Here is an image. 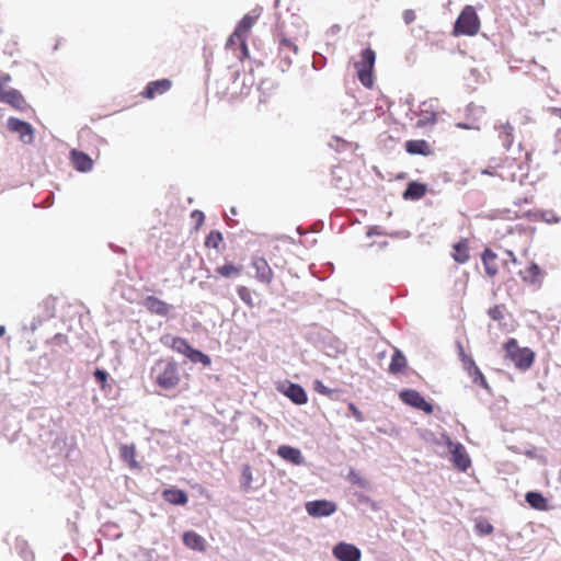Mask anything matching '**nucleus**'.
<instances>
[{
    "label": "nucleus",
    "mask_w": 561,
    "mask_h": 561,
    "mask_svg": "<svg viewBox=\"0 0 561 561\" xmlns=\"http://www.w3.org/2000/svg\"><path fill=\"white\" fill-rule=\"evenodd\" d=\"M150 377L164 391L175 390L181 383L179 365L171 358L158 359L150 369Z\"/></svg>",
    "instance_id": "f257e3e1"
},
{
    "label": "nucleus",
    "mask_w": 561,
    "mask_h": 561,
    "mask_svg": "<svg viewBox=\"0 0 561 561\" xmlns=\"http://www.w3.org/2000/svg\"><path fill=\"white\" fill-rule=\"evenodd\" d=\"M503 348L505 358L511 360L518 370L526 371L533 366L535 352L529 347H520L516 339H508Z\"/></svg>",
    "instance_id": "f03ea898"
},
{
    "label": "nucleus",
    "mask_w": 561,
    "mask_h": 561,
    "mask_svg": "<svg viewBox=\"0 0 561 561\" xmlns=\"http://www.w3.org/2000/svg\"><path fill=\"white\" fill-rule=\"evenodd\" d=\"M481 27L480 19L472 5H466L458 15L453 30V35L474 36Z\"/></svg>",
    "instance_id": "7ed1b4c3"
},
{
    "label": "nucleus",
    "mask_w": 561,
    "mask_h": 561,
    "mask_svg": "<svg viewBox=\"0 0 561 561\" xmlns=\"http://www.w3.org/2000/svg\"><path fill=\"white\" fill-rule=\"evenodd\" d=\"M11 80L9 75L0 77V102L10 105L12 108L25 112L28 105L22 93L12 88H8L7 83Z\"/></svg>",
    "instance_id": "20e7f679"
},
{
    "label": "nucleus",
    "mask_w": 561,
    "mask_h": 561,
    "mask_svg": "<svg viewBox=\"0 0 561 561\" xmlns=\"http://www.w3.org/2000/svg\"><path fill=\"white\" fill-rule=\"evenodd\" d=\"M376 60L375 51L368 47L363 50L360 60L354 64L360 83L366 88H371L374 84L373 68Z\"/></svg>",
    "instance_id": "39448f33"
},
{
    "label": "nucleus",
    "mask_w": 561,
    "mask_h": 561,
    "mask_svg": "<svg viewBox=\"0 0 561 561\" xmlns=\"http://www.w3.org/2000/svg\"><path fill=\"white\" fill-rule=\"evenodd\" d=\"M457 348H458V355L460 357L462 366H463L465 370L467 371V374L472 379V382L476 385H479L480 387H482L484 389H490L484 375L482 374L480 368L476 365L473 358L466 354L465 348L461 343L457 344Z\"/></svg>",
    "instance_id": "423d86ee"
},
{
    "label": "nucleus",
    "mask_w": 561,
    "mask_h": 561,
    "mask_svg": "<svg viewBox=\"0 0 561 561\" xmlns=\"http://www.w3.org/2000/svg\"><path fill=\"white\" fill-rule=\"evenodd\" d=\"M399 398L407 405L421 410L426 414H432L434 411L433 405L427 402L419 391L414 389H404L400 391Z\"/></svg>",
    "instance_id": "0eeeda50"
},
{
    "label": "nucleus",
    "mask_w": 561,
    "mask_h": 561,
    "mask_svg": "<svg viewBox=\"0 0 561 561\" xmlns=\"http://www.w3.org/2000/svg\"><path fill=\"white\" fill-rule=\"evenodd\" d=\"M447 447L450 453V461L459 471H466L471 466V459L466 448L460 443H454L447 437Z\"/></svg>",
    "instance_id": "6e6552de"
},
{
    "label": "nucleus",
    "mask_w": 561,
    "mask_h": 561,
    "mask_svg": "<svg viewBox=\"0 0 561 561\" xmlns=\"http://www.w3.org/2000/svg\"><path fill=\"white\" fill-rule=\"evenodd\" d=\"M8 128L12 133L19 134V138L24 144H32L34 140V128L27 122L10 117L8 118Z\"/></svg>",
    "instance_id": "1a4fd4ad"
},
{
    "label": "nucleus",
    "mask_w": 561,
    "mask_h": 561,
    "mask_svg": "<svg viewBox=\"0 0 561 561\" xmlns=\"http://www.w3.org/2000/svg\"><path fill=\"white\" fill-rule=\"evenodd\" d=\"M255 271V278L265 285H270L274 278V272L268 262L263 256H253L251 262Z\"/></svg>",
    "instance_id": "9d476101"
},
{
    "label": "nucleus",
    "mask_w": 561,
    "mask_h": 561,
    "mask_svg": "<svg viewBox=\"0 0 561 561\" xmlns=\"http://www.w3.org/2000/svg\"><path fill=\"white\" fill-rule=\"evenodd\" d=\"M336 504L328 500H317L306 503V511L310 516H330L336 511Z\"/></svg>",
    "instance_id": "9b49d317"
},
{
    "label": "nucleus",
    "mask_w": 561,
    "mask_h": 561,
    "mask_svg": "<svg viewBox=\"0 0 561 561\" xmlns=\"http://www.w3.org/2000/svg\"><path fill=\"white\" fill-rule=\"evenodd\" d=\"M332 553L339 561H359L362 558L360 550L355 545L347 542L335 545Z\"/></svg>",
    "instance_id": "f8f14e48"
},
{
    "label": "nucleus",
    "mask_w": 561,
    "mask_h": 561,
    "mask_svg": "<svg viewBox=\"0 0 561 561\" xmlns=\"http://www.w3.org/2000/svg\"><path fill=\"white\" fill-rule=\"evenodd\" d=\"M172 81L170 79H160L150 81L145 90L140 93L144 99L152 100L158 95L167 93L172 88Z\"/></svg>",
    "instance_id": "ddd939ff"
},
{
    "label": "nucleus",
    "mask_w": 561,
    "mask_h": 561,
    "mask_svg": "<svg viewBox=\"0 0 561 561\" xmlns=\"http://www.w3.org/2000/svg\"><path fill=\"white\" fill-rule=\"evenodd\" d=\"M226 48L232 50L234 57L240 61L249 58V48L247 46V39L239 35L234 38V32L229 36L226 43Z\"/></svg>",
    "instance_id": "4468645a"
},
{
    "label": "nucleus",
    "mask_w": 561,
    "mask_h": 561,
    "mask_svg": "<svg viewBox=\"0 0 561 561\" xmlns=\"http://www.w3.org/2000/svg\"><path fill=\"white\" fill-rule=\"evenodd\" d=\"M144 307L152 314L168 317L171 306L156 296H147L142 301Z\"/></svg>",
    "instance_id": "2eb2a0df"
},
{
    "label": "nucleus",
    "mask_w": 561,
    "mask_h": 561,
    "mask_svg": "<svg viewBox=\"0 0 561 561\" xmlns=\"http://www.w3.org/2000/svg\"><path fill=\"white\" fill-rule=\"evenodd\" d=\"M279 56L284 61L285 66L288 67L291 64V57L297 55V44L286 36H282L278 44Z\"/></svg>",
    "instance_id": "dca6fc26"
},
{
    "label": "nucleus",
    "mask_w": 561,
    "mask_h": 561,
    "mask_svg": "<svg viewBox=\"0 0 561 561\" xmlns=\"http://www.w3.org/2000/svg\"><path fill=\"white\" fill-rule=\"evenodd\" d=\"M161 343L167 347L185 356H187L192 347L185 339L180 336H173L171 334L163 335L161 337Z\"/></svg>",
    "instance_id": "f3484780"
},
{
    "label": "nucleus",
    "mask_w": 561,
    "mask_h": 561,
    "mask_svg": "<svg viewBox=\"0 0 561 561\" xmlns=\"http://www.w3.org/2000/svg\"><path fill=\"white\" fill-rule=\"evenodd\" d=\"M485 274L493 278L499 274L497 254L489 248H485L481 254Z\"/></svg>",
    "instance_id": "a211bd4d"
},
{
    "label": "nucleus",
    "mask_w": 561,
    "mask_h": 561,
    "mask_svg": "<svg viewBox=\"0 0 561 561\" xmlns=\"http://www.w3.org/2000/svg\"><path fill=\"white\" fill-rule=\"evenodd\" d=\"M243 266L241 264H234L232 262H225L215 268V273L226 279H234L241 276Z\"/></svg>",
    "instance_id": "6ab92c4d"
},
{
    "label": "nucleus",
    "mask_w": 561,
    "mask_h": 561,
    "mask_svg": "<svg viewBox=\"0 0 561 561\" xmlns=\"http://www.w3.org/2000/svg\"><path fill=\"white\" fill-rule=\"evenodd\" d=\"M519 276L524 283L536 285L541 283L543 273L539 265L533 262L525 270L519 271Z\"/></svg>",
    "instance_id": "aec40b11"
},
{
    "label": "nucleus",
    "mask_w": 561,
    "mask_h": 561,
    "mask_svg": "<svg viewBox=\"0 0 561 561\" xmlns=\"http://www.w3.org/2000/svg\"><path fill=\"white\" fill-rule=\"evenodd\" d=\"M404 148L410 154L431 156L433 153L431 145L424 139L408 140Z\"/></svg>",
    "instance_id": "412c9836"
},
{
    "label": "nucleus",
    "mask_w": 561,
    "mask_h": 561,
    "mask_svg": "<svg viewBox=\"0 0 561 561\" xmlns=\"http://www.w3.org/2000/svg\"><path fill=\"white\" fill-rule=\"evenodd\" d=\"M277 455L286 461H289L296 466L304 463V457L298 448L289 445H280L277 449Z\"/></svg>",
    "instance_id": "4be33fe9"
},
{
    "label": "nucleus",
    "mask_w": 561,
    "mask_h": 561,
    "mask_svg": "<svg viewBox=\"0 0 561 561\" xmlns=\"http://www.w3.org/2000/svg\"><path fill=\"white\" fill-rule=\"evenodd\" d=\"M283 393L295 404L302 405L308 401L305 389L298 383H289Z\"/></svg>",
    "instance_id": "5701e85b"
},
{
    "label": "nucleus",
    "mask_w": 561,
    "mask_h": 561,
    "mask_svg": "<svg viewBox=\"0 0 561 561\" xmlns=\"http://www.w3.org/2000/svg\"><path fill=\"white\" fill-rule=\"evenodd\" d=\"M71 161L76 170L80 172H88L93 167L92 159L84 152L72 150L71 151Z\"/></svg>",
    "instance_id": "b1692460"
},
{
    "label": "nucleus",
    "mask_w": 561,
    "mask_h": 561,
    "mask_svg": "<svg viewBox=\"0 0 561 561\" xmlns=\"http://www.w3.org/2000/svg\"><path fill=\"white\" fill-rule=\"evenodd\" d=\"M453 259L459 263L465 264L470 259V252H469V240L468 239H461L457 243L453 245Z\"/></svg>",
    "instance_id": "393cba45"
},
{
    "label": "nucleus",
    "mask_w": 561,
    "mask_h": 561,
    "mask_svg": "<svg viewBox=\"0 0 561 561\" xmlns=\"http://www.w3.org/2000/svg\"><path fill=\"white\" fill-rule=\"evenodd\" d=\"M119 456L130 469L138 470L141 468L140 463L136 460V446L134 444L122 445L119 447Z\"/></svg>",
    "instance_id": "a878e982"
},
{
    "label": "nucleus",
    "mask_w": 561,
    "mask_h": 561,
    "mask_svg": "<svg viewBox=\"0 0 561 561\" xmlns=\"http://www.w3.org/2000/svg\"><path fill=\"white\" fill-rule=\"evenodd\" d=\"M525 500L534 510L543 512L549 510V501L540 492H527L525 495Z\"/></svg>",
    "instance_id": "bb28decb"
},
{
    "label": "nucleus",
    "mask_w": 561,
    "mask_h": 561,
    "mask_svg": "<svg viewBox=\"0 0 561 561\" xmlns=\"http://www.w3.org/2000/svg\"><path fill=\"white\" fill-rule=\"evenodd\" d=\"M162 497L172 505H185L188 502L187 494L179 489H165L162 492Z\"/></svg>",
    "instance_id": "cd10ccee"
},
{
    "label": "nucleus",
    "mask_w": 561,
    "mask_h": 561,
    "mask_svg": "<svg viewBox=\"0 0 561 561\" xmlns=\"http://www.w3.org/2000/svg\"><path fill=\"white\" fill-rule=\"evenodd\" d=\"M426 185L420 182H410L402 194L404 199L417 201L426 194Z\"/></svg>",
    "instance_id": "c85d7f7f"
},
{
    "label": "nucleus",
    "mask_w": 561,
    "mask_h": 561,
    "mask_svg": "<svg viewBox=\"0 0 561 561\" xmlns=\"http://www.w3.org/2000/svg\"><path fill=\"white\" fill-rule=\"evenodd\" d=\"M183 542L186 547H188L191 549L198 550V551L205 550L204 538L202 536H199L198 534H196L195 531H186L183 535Z\"/></svg>",
    "instance_id": "c756f323"
},
{
    "label": "nucleus",
    "mask_w": 561,
    "mask_h": 561,
    "mask_svg": "<svg viewBox=\"0 0 561 561\" xmlns=\"http://www.w3.org/2000/svg\"><path fill=\"white\" fill-rule=\"evenodd\" d=\"M408 362L405 356L401 351L396 350L393 352L391 363L389 365V373L392 375H398L402 373L407 368Z\"/></svg>",
    "instance_id": "7c9ffc66"
},
{
    "label": "nucleus",
    "mask_w": 561,
    "mask_h": 561,
    "mask_svg": "<svg viewBox=\"0 0 561 561\" xmlns=\"http://www.w3.org/2000/svg\"><path fill=\"white\" fill-rule=\"evenodd\" d=\"M254 23H255L254 16L244 15L234 30V38H237V37H239V35H241L242 37L248 39L250 30L252 28Z\"/></svg>",
    "instance_id": "2f4dec72"
},
{
    "label": "nucleus",
    "mask_w": 561,
    "mask_h": 561,
    "mask_svg": "<svg viewBox=\"0 0 561 561\" xmlns=\"http://www.w3.org/2000/svg\"><path fill=\"white\" fill-rule=\"evenodd\" d=\"M186 357L191 359L193 363H202L204 366H209L211 363L210 357L208 355L193 347H191V351L188 352Z\"/></svg>",
    "instance_id": "473e14b6"
},
{
    "label": "nucleus",
    "mask_w": 561,
    "mask_h": 561,
    "mask_svg": "<svg viewBox=\"0 0 561 561\" xmlns=\"http://www.w3.org/2000/svg\"><path fill=\"white\" fill-rule=\"evenodd\" d=\"M437 122V114L435 112L422 111L417 119V127H425L433 125Z\"/></svg>",
    "instance_id": "72a5a7b5"
},
{
    "label": "nucleus",
    "mask_w": 561,
    "mask_h": 561,
    "mask_svg": "<svg viewBox=\"0 0 561 561\" xmlns=\"http://www.w3.org/2000/svg\"><path fill=\"white\" fill-rule=\"evenodd\" d=\"M224 237L221 232L217 230H213L209 232V234L206 237L205 245L207 248L218 249L220 243L222 242Z\"/></svg>",
    "instance_id": "f704fd0d"
},
{
    "label": "nucleus",
    "mask_w": 561,
    "mask_h": 561,
    "mask_svg": "<svg viewBox=\"0 0 561 561\" xmlns=\"http://www.w3.org/2000/svg\"><path fill=\"white\" fill-rule=\"evenodd\" d=\"M253 481L252 468L250 465H243L241 470V485L244 490H249L251 488Z\"/></svg>",
    "instance_id": "c9c22d12"
},
{
    "label": "nucleus",
    "mask_w": 561,
    "mask_h": 561,
    "mask_svg": "<svg viewBox=\"0 0 561 561\" xmlns=\"http://www.w3.org/2000/svg\"><path fill=\"white\" fill-rule=\"evenodd\" d=\"M347 479L352 484L358 485L363 489L368 486L367 480L365 478H363L360 476V473L355 470H350V472L347 474Z\"/></svg>",
    "instance_id": "e433bc0d"
},
{
    "label": "nucleus",
    "mask_w": 561,
    "mask_h": 561,
    "mask_svg": "<svg viewBox=\"0 0 561 561\" xmlns=\"http://www.w3.org/2000/svg\"><path fill=\"white\" fill-rule=\"evenodd\" d=\"M239 298L249 307H253L252 293L247 286H239L237 289Z\"/></svg>",
    "instance_id": "4c0bfd02"
},
{
    "label": "nucleus",
    "mask_w": 561,
    "mask_h": 561,
    "mask_svg": "<svg viewBox=\"0 0 561 561\" xmlns=\"http://www.w3.org/2000/svg\"><path fill=\"white\" fill-rule=\"evenodd\" d=\"M474 527L477 533L481 536L490 535L494 530L493 526L485 519L478 520Z\"/></svg>",
    "instance_id": "58836bf2"
},
{
    "label": "nucleus",
    "mask_w": 561,
    "mask_h": 561,
    "mask_svg": "<svg viewBox=\"0 0 561 561\" xmlns=\"http://www.w3.org/2000/svg\"><path fill=\"white\" fill-rule=\"evenodd\" d=\"M313 389L318 393L327 396V397H331L332 393L334 392V390L328 388L327 386H324V383L321 380H318V379L314 380V382H313Z\"/></svg>",
    "instance_id": "ea45409f"
},
{
    "label": "nucleus",
    "mask_w": 561,
    "mask_h": 561,
    "mask_svg": "<svg viewBox=\"0 0 561 561\" xmlns=\"http://www.w3.org/2000/svg\"><path fill=\"white\" fill-rule=\"evenodd\" d=\"M489 317L494 321H501L503 319V306H493L488 311Z\"/></svg>",
    "instance_id": "a19ab883"
},
{
    "label": "nucleus",
    "mask_w": 561,
    "mask_h": 561,
    "mask_svg": "<svg viewBox=\"0 0 561 561\" xmlns=\"http://www.w3.org/2000/svg\"><path fill=\"white\" fill-rule=\"evenodd\" d=\"M348 410L352 412V415L355 417L357 422L364 421L363 413L358 410V408L354 403H348L347 405Z\"/></svg>",
    "instance_id": "79ce46f5"
},
{
    "label": "nucleus",
    "mask_w": 561,
    "mask_h": 561,
    "mask_svg": "<svg viewBox=\"0 0 561 561\" xmlns=\"http://www.w3.org/2000/svg\"><path fill=\"white\" fill-rule=\"evenodd\" d=\"M94 377H95V380L101 383L102 386L105 385L106 380H107V373L105 370H102V369H96L94 371Z\"/></svg>",
    "instance_id": "37998d69"
},
{
    "label": "nucleus",
    "mask_w": 561,
    "mask_h": 561,
    "mask_svg": "<svg viewBox=\"0 0 561 561\" xmlns=\"http://www.w3.org/2000/svg\"><path fill=\"white\" fill-rule=\"evenodd\" d=\"M402 19L407 24H410L415 21L416 14L413 10L408 9L403 11Z\"/></svg>",
    "instance_id": "c03bdc74"
},
{
    "label": "nucleus",
    "mask_w": 561,
    "mask_h": 561,
    "mask_svg": "<svg viewBox=\"0 0 561 561\" xmlns=\"http://www.w3.org/2000/svg\"><path fill=\"white\" fill-rule=\"evenodd\" d=\"M192 217L196 219L198 226L203 224L205 218L204 214L199 210H194Z\"/></svg>",
    "instance_id": "a18cd8bd"
},
{
    "label": "nucleus",
    "mask_w": 561,
    "mask_h": 561,
    "mask_svg": "<svg viewBox=\"0 0 561 561\" xmlns=\"http://www.w3.org/2000/svg\"><path fill=\"white\" fill-rule=\"evenodd\" d=\"M51 341L56 344H62L67 342V336L61 333H57Z\"/></svg>",
    "instance_id": "49530a36"
},
{
    "label": "nucleus",
    "mask_w": 561,
    "mask_h": 561,
    "mask_svg": "<svg viewBox=\"0 0 561 561\" xmlns=\"http://www.w3.org/2000/svg\"><path fill=\"white\" fill-rule=\"evenodd\" d=\"M216 88H217L216 94L220 99L227 98L230 94L227 87H222V90H220V88L218 85Z\"/></svg>",
    "instance_id": "de8ad7c7"
},
{
    "label": "nucleus",
    "mask_w": 561,
    "mask_h": 561,
    "mask_svg": "<svg viewBox=\"0 0 561 561\" xmlns=\"http://www.w3.org/2000/svg\"><path fill=\"white\" fill-rule=\"evenodd\" d=\"M505 253H506V255L508 256V260H510V262H511L512 264H517V257H516V255L514 254V252H513V251H511V250H506V251H505Z\"/></svg>",
    "instance_id": "09e8293b"
},
{
    "label": "nucleus",
    "mask_w": 561,
    "mask_h": 561,
    "mask_svg": "<svg viewBox=\"0 0 561 561\" xmlns=\"http://www.w3.org/2000/svg\"><path fill=\"white\" fill-rule=\"evenodd\" d=\"M503 130H504V133L506 134L507 137H511L512 136V131H513V127L507 124V125L503 126Z\"/></svg>",
    "instance_id": "8fccbe9b"
},
{
    "label": "nucleus",
    "mask_w": 561,
    "mask_h": 561,
    "mask_svg": "<svg viewBox=\"0 0 561 561\" xmlns=\"http://www.w3.org/2000/svg\"><path fill=\"white\" fill-rule=\"evenodd\" d=\"M482 173L483 174H488V175H494V172L493 171H490V170H482Z\"/></svg>",
    "instance_id": "3c124183"
},
{
    "label": "nucleus",
    "mask_w": 561,
    "mask_h": 561,
    "mask_svg": "<svg viewBox=\"0 0 561 561\" xmlns=\"http://www.w3.org/2000/svg\"><path fill=\"white\" fill-rule=\"evenodd\" d=\"M5 333V328L3 325H0V337L3 336Z\"/></svg>",
    "instance_id": "603ef678"
},
{
    "label": "nucleus",
    "mask_w": 561,
    "mask_h": 561,
    "mask_svg": "<svg viewBox=\"0 0 561 561\" xmlns=\"http://www.w3.org/2000/svg\"><path fill=\"white\" fill-rule=\"evenodd\" d=\"M236 76H237V72H232L230 77L232 78V77H236Z\"/></svg>",
    "instance_id": "864d4df0"
},
{
    "label": "nucleus",
    "mask_w": 561,
    "mask_h": 561,
    "mask_svg": "<svg viewBox=\"0 0 561 561\" xmlns=\"http://www.w3.org/2000/svg\"><path fill=\"white\" fill-rule=\"evenodd\" d=\"M558 111V115H561V108L557 110Z\"/></svg>",
    "instance_id": "5fc2aeb1"
},
{
    "label": "nucleus",
    "mask_w": 561,
    "mask_h": 561,
    "mask_svg": "<svg viewBox=\"0 0 561 561\" xmlns=\"http://www.w3.org/2000/svg\"><path fill=\"white\" fill-rule=\"evenodd\" d=\"M558 111V115H561V108L557 110Z\"/></svg>",
    "instance_id": "6e6d98bb"
}]
</instances>
